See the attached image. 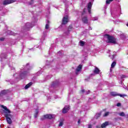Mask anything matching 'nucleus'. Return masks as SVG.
I'll use <instances>...</instances> for the list:
<instances>
[{
  "label": "nucleus",
  "mask_w": 128,
  "mask_h": 128,
  "mask_svg": "<svg viewBox=\"0 0 128 128\" xmlns=\"http://www.w3.org/2000/svg\"><path fill=\"white\" fill-rule=\"evenodd\" d=\"M105 36L108 38V42H110L111 44H116V39L112 36H110L108 34L105 35Z\"/></svg>",
  "instance_id": "f257e3e1"
},
{
  "label": "nucleus",
  "mask_w": 128,
  "mask_h": 128,
  "mask_svg": "<svg viewBox=\"0 0 128 128\" xmlns=\"http://www.w3.org/2000/svg\"><path fill=\"white\" fill-rule=\"evenodd\" d=\"M112 96H120V98H124V96H126V94H117L116 92H111L110 93Z\"/></svg>",
  "instance_id": "f03ea898"
},
{
  "label": "nucleus",
  "mask_w": 128,
  "mask_h": 128,
  "mask_svg": "<svg viewBox=\"0 0 128 128\" xmlns=\"http://www.w3.org/2000/svg\"><path fill=\"white\" fill-rule=\"evenodd\" d=\"M28 74H29L28 72L22 71L21 74H20V78H26V76H28Z\"/></svg>",
  "instance_id": "7ed1b4c3"
},
{
  "label": "nucleus",
  "mask_w": 128,
  "mask_h": 128,
  "mask_svg": "<svg viewBox=\"0 0 128 128\" xmlns=\"http://www.w3.org/2000/svg\"><path fill=\"white\" fill-rule=\"evenodd\" d=\"M5 116L6 118L7 122L9 124H12V119H10V118H12V115L10 114H6Z\"/></svg>",
  "instance_id": "20e7f679"
},
{
  "label": "nucleus",
  "mask_w": 128,
  "mask_h": 128,
  "mask_svg": "<svg viewBox=\"0 0 128 128\" xmlns=\"http://www.w3.org/2000/svg\"><path fill=\"white\" fill-rule=\"evenodd\" d=\"M16 2V0H4L3 2V4H12V2Z\"/></svg>",
  "instance_id": "39448f33"
},
{
  "label": "nucleus",
  "mask_w": 128,
  "mask_h": 128,
  "mask_svg": "<svg viewBox=\"0 0 128 128\" xmlns=\"http://www.w3.org/2000/svg\"><path fill=\"white\" fill-rule=\"evenodd\" d=\"M56 117V115H52V114H47L46 115H44V118H48L50 120V118H54Z\"/></svg>",
  "instance_id": "423d86ee"
},
{
  "label": "nucleus",
  "mask_w": 128,
  "mask_h": 128,
  "mask_svg": "<svg viewBox=\"0 0 128 128\" xmlns=\"http://www.w3.org/2000/svg\"><path fill=\"white\" fill-rule=\"evenodd\" d=\"M68 16H66L63 18L62 24H68Z\"/></svg>",
  "instance_id": "0eeeda50"
},
{
  "label": "nucleus",
  "mask_w": 128,
  "mask_h": 128,
  "mask_svg": "<svg viewBox=\"0 0 128 128\" xmlns=\"http://www.w3.org/2000/svg\"><path fill=\"white\" fill-rule=\"evenodd\" d=\"M100 69L96 67L95 68V69L94 70V74H92V76H94L95 74H100Z\"/></svg>",
  "instance_id": "6e6552de"
},
{
  "label": "nucleus",
  "mask_w": 128,
  "mask_h": 128,
  "mask_svg": "<svg viewBox=\"0 0 128 128\" xmlns=\"http://www.w3.org/2000/svg\"><path fill=\"white\" fill-rule=\"evenodd\" d=\"M70 110V106H65L62 110L63 114H66Z\"/></svg>",
  "instance_id": "1a4fd4ad"
},
{
  "label": "nucleus",
  "mask_w": 128,
  "mask_h": 128,
  "mask_svg": "<svg viewBox=\"0 0 128 128\" xmlns=\"http://www.w3.org/2000/svg\"><path fill=\"white\" fill-rule=\"evenodd\" d=\"M108 124H110V122L106 121L105 122L102 124L101 125V128H106V126H108Z\"/></svg>",
  "instance_id": "9d476101"
},
{
  "label": "nucleus",
  "mask_w": 128,
  "mask_h": 128,
  "mask_svg": "<svg viewBox=\"0 0 128 128\" xmlns=\"http://www.w3.org/2000/svg\"><path fill=\"white\" fill-rule=\"evenodd\" d=\"M2 108H4V110H5L6 112H6V114H10V110H8V108H6V106H4L3 105L1 106Z\"/></svg>",
  "instance_id": "9b49d317"
},
{
  "label": "nucleus",
  "mask_w": 128,
  "mask_h": 128,
  "mask_svg": "<svg viewBox=\"0 0 128 128\" xmlns=\"http://www.w3.org/2000/svg\"><path fill=\"white\" fill-rule=\"evenodd\" d=\"M92 2H89L88 6V12H89V14H90V10H92Z\"/></svg>",
  "instance_id": "f8f14e48"
},
{
  "label": "nucleus",
  "mask_w": 128,
  "mask_h": 128,
  "mask_svg": "<svg viewBox=\"0 0 128 128\" xmlns=\"http://www.w3.org/2000/svg\"><path fill=\"white\" fill-rule=\"evenodd\" d=\"M32 28V24L30 22L26 23V28Z\"/></svg>",
  "instance_id": "ddd939ff"
},
{
  "label": "nucleus",
  "mask_w": 128,
  "mask_h": 128,
  "mask_svg": "<svg viewBox=\"0 0 128 128\" xmlns=\"http://www.w3.org/2000/svg\"><path fill=\"white\" fill-rule=\"evenodd\" d=\"M82 65H79L77 68L76 69V74H78V72H80V70H82Z\"/></svg>",
  "instance_id": "4468645a"
},
{
  "label": "nucleus",
  "mask_w": 128,
  "mask_h": 128,
  "mask_svg": "<svg viewBox=\"0 0 128 128\" xmlns=\"http://www.w3.org/2000/svg\"><path fill=\"white\" fill-rule=\"evenodd\" d=\"M32 84V82H30L29 84H27L25 86V89L26 90H28V88H30V86Z\"/></svg>",
  "instance_id": "2eb2a0df"
},
{
  "label": "nucleus",
  "mask_w": 128,
  "mask_h": 128,
  "mask_svg": "<svg viewBox=\"0 0 128 128\" xmlns=\"http://www.w3.org/2000/svg\"><path fill=\"white\" fill-rule=\"evenodd\" d=\"M82 22H84V24H88V18L86 17H84L82 18Z\"/></svg>",
  "instance_id": "dca6fc26"
},
{
  "label": "nucleus",
  "mask_w": 128,
  "mask_h": 128,
  "mask_svg": "<svg viewBox=\"0 0 128 128\" xmlns=\"http://www.w3.org/2000/svg\"><path fill=\"white\" fill-rule=\"evenodd\" d=\"M116 62H113L111 64V68H114V66H116Z\"/></svg>",
  "instance_id": "f3484780"
},
{
  "label": "nucleus",
  "mask_w": 128,
  "mask_h": 128,
  "mask_svg": "<svg viewBox=\"0 0 128 128\" xmlns=\"http://www.w3.org/2000/svg\"><path fill=\"white\" fill-rule=\"evenodd\" d=\"M48 24H50V21L48 20H47V24H46V27H45V28L46 30L48 29V28H50V26L48 25Z\"/></svg>",
  "instance_id": "a211bd4d"
},
{
  "label": "nucleus",
  "mask_w": 128,
  "mask_h": 128,
  "mask_svg": "<svg viewBox=\"0 0 128 128\" xmlns=\"http://www.w3.org/2000/svg\"><path fill=\"white\" fill-rule=\"evenodd\" d=\"M110 112H106L103 115V116L106 117V116H110Z\"/></svg>",
  "instance_id": "6ab92c4d"
},
{
  "label": "nucleus",
  "mask_w": 128,
  "mask_h": 128,
  "mask_svg": "<svg viewBox=\"0 0 128 128\" xmlns=\"http://www.w3.org/2000/svg\"><path fill=\"white\" fill-rule=\"evenodd\" d=\"M119 116H126V114H124V112H122L118 114Z\"/></svg>",
  "instance_id": "aec40b11"
},
{
  "label": "nucleus",
  "mask_w": 128,
  "mask_h": 128,
  "mask_svg": "<svg viewBox=\"0 0 128 128\" xmlns=\"http://www.w3.org/2000/svg\"><path fill=\"white\" fill-rule=\"evenodd\" d=\"M114 0H106V4H110Z\"/></svg>",
  "instance_id": "412c9836"
},
{
  "label": "nucleus",
  "mask_w": 128,
  "mask_h": 128,
  "mask_svg": "<svg viewBox=\"0 0 128 128\" xmlns=\"http://www.w3.org/2000/svg\"><path fill=\"white\" fill-rule=\"evenodd\" d=\"M80 46H84V42L80 41Z\"/></svg>",
  "instance_id": "4be33fe9"
},
{
  "label": "nucleus",
  "mask_w": 128,
  "mask_h": 128,
  "mask_svg": "<svg viewBox=\"0 0 128 128\" xmlns=\"http://www.w3.org/2000/svg\"><path fill=\"white\" fill-rule=\"evenodd\" d=\"M38 110H36L34 114V118H38Z\"/></svg>",
  "instance_id": "5701e85b"
},
{
  "label": "nucleus",
  "mask_w": 128,
  "mask_h": 128,
  "mask_svg": "<svg viewBox=\"0 0 128 128\" xmlns=\"http://www.w3.org/2000/svg\"><path fill=\"white\" fill-rule=\"evenodd\" d=\"M8 34H9L10 36H12V35L13 34H12V32L10 31V30H8Z\"/></svg>",
  "instance_id": "b1692460"
},
{
  "label": "nucleus",
  "mask_w": 128,
  "mask_h": 128,
  "mask_svg": "<svg viewBox=\"0 0 128 128\" xmlns=\"http://www.w3.org/2000/svg\"><path fill=\"white\" fill-rule=\"evenodd\" d=\"M1 94H6V90H4L2 91Z\"/></svg>",
  "instance_id": "393cba45"
},
{
  "label": "nucleus",
  "mask_w": 128,
  "mask_h": 128,
  "mask_svg": "<svg viewBox=\"0 0 128 128\" xmlns=\"http://www.w3.org/2000/svg\"><path fill=\"white\" fill-rule=\"evenodd\" d=\"M118 78H126V76L124 75H120L118 76Z\"/></svg>",
  "instance_id": "a878e982"
},
{
  "label": "nucleus",
  "mask_w": 128,
  "mask_h": 128,
  "mask_svg": "<svg viewBox=\"0 0 128 128\" xmlns=\"http://www.w3.org/2000/svg\"><path fill=\"white\" fill-rule=\"evenodd\" d=\"M96 116H97V118H100V114L98 113V114H96Z\"/></svg>",
  "instance_id": "bb28decb"
},
{
  "label": "nucleus",
  "mask_w": 128,
  "mask_h": 128,
  "mask_svg": "<svg viewBox=\"0 0 128 128\" xmlns=\"http://www.w3.org/2000/svg\"><path fill=\"white\" fill-rule=\"evenodd\" d=\"M62 122H60L59 124V126H62Z\"/></svg>",
  "instance_id": "cd10ccee"
},
{
  "label": "nucleus",
  "mask_w": 128,
  "mask_h": 128,
  "mask_svg": "<svg viewBox=\"0 0 128 128\" xmlns=\"http://www.w3.org/2000/svg\"><path fill=\"white\" fill-rule=\"evenodd\" d=\"M88 128H92V126L91 124L88 126Z\"/></svg>",
  "instance_id": "c85d7f7f"
},
{
  "label": "nucleus",
  "mask_w": 128,
  "mask_h": 128,
  "mask_svg": "<svg viewBox=\"0 0 128 128\" xmlns=\"http://www.w3.org/2000/svg\"><path fill=\"white\" fill-rule=\"evenodd\" d=\"M116 106H120L121 104H120V103H118Z\"/></svg>",
  "instance_id": "c756f323"
},
{
  "label": "nucleus",
  "mask_w": 128,
  "mask_h": 128,
  "mask_svg": "<svg viewBox=\"0 0 128 128\" xmlns=\"http://www.w3.org/2000/svg\"><path fill=\"white\" fill-rule=\"evenodd\" d=\"M111 58H112V60H114V54H113V55L112 56Z\"/></svg>",
  "instance_id": "7c9ffc66"
},
{
  "label": "nucleus",
  "mask_w": 128,
  "mask_h": 128,
  "mask_svg": "<svg viewBox=\"0 0 128 128\" xmlns=\"http://www.w3.org/2000/svg\"><path fill=\"white\" fill-rule=\"evenodd\" d=\"M98 20V18H94V19H92V20Z\"/></svg>",
  "instance_id": "2f4dec72"
},
{
  "label": "nucleus",
  "mask_w": 128,
  "mask_h": 128,
  "mask_svg": "<svg viewBox=\"0 0 128 128\" xmlns=\"http://www.w3.org/2000/svg\"><path fill=\"white\" fill-rule=\"evenodd\" d=\"M72 26H69L68 30H72Z\"/></svg>",
  "instance_id": "473e14b6"
},
{
  "label": "nucleus",
  "mask_w": 128,
  "mask_h": 128,
  "mask_svg": "<svg viewBox=\"0 0 128 128\" xmlns=\"http://www.w3.org/2000/svg\"><path fill=\"white\" fill-rule=\"evenodd\" d=\"M4 40V38H0V40H2V41Z\"/></svg>",
  "instance_id": "72a5a7b5"
},
{
  "label": "nucleus",
  "mask_w": 128,
  "mask_h": 128,
  "mask_svg": "<svg viewBox=\"0 0 128 128\" xmlns=\"http://www.w3.org/2000/svg\"><path fill=\"white\" fill-rule=\"evenodd\" d=\"M78 122L80 124V120H78Z\"/></svg>",
  "instance_id": "f704fd0d"
},
{
  "label": "nucleus",
  "mask_w": 128,
  "mask_h": 128,
  "mask_svg": "<svg viewBox=\"0 0 128 128\" xmlns=\"http://www.w3.org/2000/svg\"><path fill=\"white\" fill-rule=\"evenodd\" d=\"M96 128H102V126L100 127V126H96Z\"/></svg>",
  "instance_id": "c9c22d12"
},
{
  "label": "nucleus",
  "mask_w": 128,
  "mask_h": 128,
  "mask_svg": "<svg viewBox=\"0 0 128 128\" xmlns=\"http://www.w3.org/2000/svg\"><path fill=\"white\" fill-rule=\"evenodd\" d=\"M90 94V90H88V92L86 94Z\"/></svg>",
  "instance_id": "e433bc0d"
},
{
  "label": "nucleus",
  "mask_w": 128,
  "mask_h": 128,
  "mask_svg": "<svg viewBox=\"0 0 128 128\" xmlns=\"http://www.w3.org/2000/svg\"><path fill=\"white\" fill-rule=\"evenodd\" d=\"M28 64H26V68H28Z\"/></svg>",
  "instance_id": "4c0bfd02"
},
{
  "label": "nucleus",
  "mask_w": 128,
  "mask_h": 128,
  "mask_svg": "<svg viewBox=\"0 0 128 128\" xmlns=\"http://www.w3.org/2000/svg\"><path fill=\"white\" fill-rule=\"evenodd\" d=\"M82 92H84V90H82Z\"/></svg>",
  "instance_id": "58836bf2"
},
{
  "label": "nucleus",
  "mask_w": 128,
  "mask_h": 128,
  "mask_svg": "<svg viewBox=\"0 0 128 128\" xmlns=\"http://www.w3.org/2000/svg\"><path fill=\"white\" fill-rule=\"evenodd\" d=\"M124 88H126V87H124Z\"/></svg>",
  "instance_id": "ea45409f"
},
{
  "label": "nucleus",
  "mask_w": 128,
  "mask_h": 128,
  "mask_svg": "<svg viewBox=\"0 0 128 128\" xmlns=\"http://www.w3.org/2000/svg\"><path fill=\"white\" fill-rule=\"evenodd\" d=\"M127 26H128V24H127Z\"/></svg>",
  "instance_id": "a19ab883"
},
{
  "label": "nucleus",
  "mask_w": 128,
  "mask_h": 128,
  "mask_svg": "<svg viewBox=\"0 0 128 128\" xmlns=\"http://www.w3.org/2000/svg\"><path fill=\"white\" fill-rule=\"evenodd\" d=\"M90 30H92V28H90Z\"/></svg>",
  "instance_id": "79ce46f5"
}]
</instances>
